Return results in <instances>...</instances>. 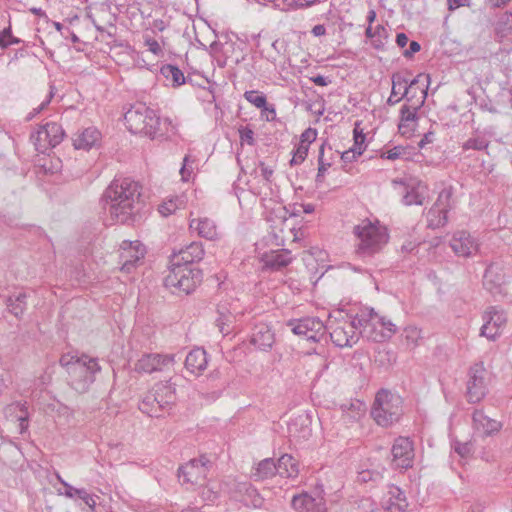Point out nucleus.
Returning <instances> with one entry per match:
<instances>
[{"instance_id": "1", "label": "nucleus", "mask_w": 512, "mask_h": 512, "mask_svg": "<svg viewBox=\"0 0 512 512\" xmlns=\"http://www.w3.org/2000/svg\"><path fill=\"white\" fill-rule=\"evenodd\" d=\"M141 186L129 177H115L105 189L101 202L110 217L122 224H132L140 210Z\"/></svg>"}, {"instance_id": "2", "label": "nucleus", "mask_w": 512, "mask_h": 512, "mask_svg": "<svg viewBox=\"0 0 512 512\" xmlns=\"http://www.w3.org/2000/svg\"><path fill=\"white\" fill-rule=\"evenodd\" d=\"M353 234L356 237L355 254L364 259L381 252L389 241L387 228L379 221L372 222L369 219L354 226Z\"/></svg>"}, {"instance_id": "3", "label": "nucleus", "mask_w": 512, "mask_h": 512, "mask_svg": "<svg viewBox=\"0 0 512 512\" xmlns=\"http://www.w3.org/2000/svg\"><path fill=\"white\" fill-rule=\"evenodd\" d=\"M66 353V373L68 385L78 393H85L94 383L96 375L101 372L99 360L85 353L71 355Z\"/></svg>"}, {"instance_id": "4", "label": "nucleus", "mask_w": 512, "mask_h": 512, "mask_svg": "<svg viewBox=\"0 0 512 512\" xmlns=\"http://www.w3.org/2000/svg\"><path fill=\"white\" fill-rule=\"evenodd\" d=\"M125 124L133 134H143L154 139L158 135L160 118L145 103L137 102L124 114Z\"/></svg>"}, {"instance_id": "5", "label": "nucleus", "mask_w": 512, "mask_h": 512, "mask_svg": "<svg viewBox=\"0 0 512 512\" xmlns=\"http://www.w3.org/2000/svg\"><path fill=\"white\" fill-rule=\"evenodd\" d=\"M202 271L196 267L170 263L168 275L164 278V285L172 293H192L202 282Z\"/></svg>"}, {"instance_id": "6", "label": "nucleus", "mask_w": 512, "mask_h": 512, "mask_svg": "<svg viewBox=\"0 0 512 512\" xmlns=\"http://www.w3.org/2000/svg\"><path fill=\"white\" fill-rule=\"evenodd\" d=\"M402 415V399L389 390L381 389L377 392L371 416L380 426L387 427L397 422Z\"/></svg>"}, {"instance_id": "7", "label": "nucleus", "mask_w": 512, "mask_h": 512, "mask_svg": "<svg viewBox=\"0 0 512 512\" xmlns=\"http://www.w3.org/2000/svg\"><path fill=\"white\" fill-rule=\"evenodd\" d=\"M175 399V387L169 382H159L140 401L139 409L150 417H160Z\"/></svg>"}, {"instance_id": "8", "label": "nucleus", "mask_w": 512, "mask_h": 512, "mask_svg": "<svg viewBox=\"0 0 512 512\" xmlns=\"http://www.w3.org/2000/svg\"><path fill=\"white\" fill-rule=\"evenodd\" d=\"M324 327L325 332L329 333L331 341L337 347H352L359 341V334L355 333L354 324L349 323L341 311L329 314Z\"/></svg>"}, {"instance_id": "9", "label": "nucleus", "mask_w": 512, "mask_h": 512, "mask_svg": "<svg viewBox=\"0 0 512 512\" xmlns=\"http://www.w3.org/2000/svg\"><path fill=\"white\" fill-rule=\"evenodd\" d=\"M488 393V372L483 362L472 365L468 372L467 400L470 403L480 402Z\"/></svg>"}, {"instance_id": "10", "label": "nucleus", "mask_w": 512, "mask_h": 512, "mask_svg": "<svg viewBox=\"0 0 512 512\" xmlns=\"http://www.w3.org/2000/svg\"><path fill=\"white\" fill-rule=\"evenodd\" d=\"M211 466L210 460L202 455L200 458L191 459L188 463L178 469V477L183 483H190L193 485H203L209 467Z\"/></svg>"}, {"instance_id": "11", "label": "nucleus", "mask_w": 512, "mask_h": 512, "mask_svg": "<svg viewBox=\"0 0 512 512\" xmlns=\"http://www.w3.org/2000/svg\"><path fill=\"white\" fill-rule=\"evenodd\" d=\"M287 326L295 335L306 337L308 340L319 341L325 333V324L316 317H305L289 320Z\"/></svg>"}, {"instance_id": "12", "label": "nucleus", "mask_w": 512, "mask_h": 512, "mask_svg": "<svg viewBox=\"0 0 512 512\" xmlns=\"http://www.w3.org/2000/svg\"><path fill=\"white\" fill-rule=\"evenodd\" d=\"M145 253V247L140 241H122L119 254V263L122 265L121 270L130 273L137 263L144 258Z\"/></svg>"}, {"instance_id": "13", "label": "nucleus", "mask_w": 512, "mask_h": 512, "mask_svg": "<svg viewBox=\"0 0 512 512\" xmlns=\"http://www.w3.org/2000/svg\"><path fill=\"white\" fill-rule=\"evenodd\" d=\"M483 320L484 324L480 329V335L489 340H495L500 334V329L505 326L507 317L503 310L489 307L483 314Z\"/></svg>"}, {"instance_id": "14", "label": "nucleus", "mask_w": 512, "mask_h": 512, "mask_svg": "<svg viewBox=\"0 0 512 512\" xmlns=\"http://www.w3.org/2000/svg\"><path fill=\"white\" fill-rule=\"evenodd\" d=\"M392 464L396 468L408 469L412 467L414 460V448L412 441L407 437H398L392 446Z\"/></svg>"}, {"instance_id": "15", "label": "nucleus", "mask_w": 512, "mask_h": 512, "mask_svg": "<svg viewBox=\"0 0 512 512\" xmlns=\"http://www.w3.org/2000/svg\"><path fill=\"white\" fill-rule=\"evenodd\" d=\"M452 188H444L438 195V198L434 204V206L428 212V219L430 221V225L434 226H444L447 223V213L450 210L451 206V198H452Z\"/></svg>"}, {"instance_id": "16", "label": "nucleus", "mask_w": 512, "mask_h": 512, "mask_svg": "<svg viewBox=\"0 0 512 512\" xmlns=\"http://www.w3.org/2000/svg\"><path fill=\"white\" fill-rule=\"evenodd\" d=\"M204 255L205 250L203 244L201 242L194 241L181 248L178 252L174 251L170 256V263L194 267L193 265L200 262Z\"/></svg>"}, {"instance_id": "17", "label": "nucleus", "mask_w": 512, "mask_h": 512, "mask_svg": "<svg viewBox=\"0 0 512 512\" xmlns=\"http://www.w3.org/2000/svg\"><path fill=\"white\" fill-rule=\"evenodd\" d=\"M381 505L385 512H405L408 501L404 491L398 486L390 485L382 498Z\"/></svg>"}, {"instance_id": "18", "label": "nucleus", "mask_w": 512, "mask_h": 512, "mask_svg": "<svg viewBox=\"0 0 512 512\" xmlns=\"http://www.w3.org/2000/svg\"><path fill=\"white\" fill-rule=\"evenodd\" d=\"M72 505L79 507L80 510H84L85 507L94 510L96 502L86 489L75 488L66 482V508L69 509Z\"/></svg>"}, {"instance_id": "19", "label": "nucleus", "mask_w": 512, "mask_h": 512, "mask_svg": "<svg viewBox=\"0 0 512 512\" xmlns=\"http://www.w3.org/2000/svg\"><path fill=\"white\" fill-rule=\"evenodd\" d=\"M174 355L144 354L135 364L138 372L152 373L161 370L162 366L172 364Z\"/></svg>"}, {"instance_id": "20", "label": "nucleus", "mask_w": 512, "mask_h": 512, "mask_svg": "<svg viewBox=\"0 0 512 512\" xmlns=\"http://www.w3.org/2000/svg\"><path fill=\"white\" fill-rule=\"evenodd\" d=\"M450 247L456 255L462 257H469L478 250V244L466 231L456 232L450 241Z\"/></svg>"}, {"instance_id": "21", "label": "nucleus", "mask_w": 512, "mask_h": 512, "mask_svg": "<svg viewBox=\"0 0 512 512\" xmlns=\"http://www.w3.org/2000/svg\"><path fill=\"white\" fill-rule=\"evenodd\" d=\"M291 505L296 512H326L325 501L322 497H312L308 493L295 495Z\"/></svg>"}, {"instance_id": "22", "label": "nucleus", "mask_w": 512, "mask_h": 512, "mask_svg": "<svg viewBox=\"0 0 512 512\" xmlns=\"http://www.w3.org/2000/svg\"><path fill=\"white\" fill-rule=\"evenodd\" d=\"M250 343L261 351H269L275 343V334L265 323L256 324L253 328Z\"/></svg>"}, {"instance_id": "23", "label": "nucleus", "mask_w": 512, "mask_h": 512, "mask_svg": "<svg viewBox=\"0 0 512 512\" xmlns=\"http://www.w3.org/2000/svg\"><path fill=\"white\" fill-rule=\"evenodd\" d=\"M73 146L76 150H90L99 146L101 141V133L95 127H88L81 131L75 138L72 139Z\"/></svg>"}, {"instance_id": "24", "label": "nucleus", "mask_w": 512, "mask_h": 512, "mask_svg": "<svg viewBox=\"0 0 512 512\" xmlns=\"http://www.w3.org/2000/svg\"><path fill=\"white\" fill-rule=\"evenodd\" d=\"M291 261V251L287 249L272 250L262 256L264 266L275 271L286 267Z\"/></svg>"}, {"instance_id": "25", "label": "nucleus", "mask_w": 512, "mask_h": 512, "mask_svg": "<svg viewBox=\"0 0 512 512\" xmlns=\"http://www.w3.org/2000/svg\"><path fill=\"white\" fill-rule=\"evenodd\" d=\"M190 229L207 240L213 241L219 238L218 228L215 222L208 217L192 219L189 224Z\"/></svg>"}, {"instance_id": "26", "label": "nucleus", "mask_w": 512, "mask_h": 512, "mask_svg": "<svg viewBox=\"0 0 512 512\" xmlns=\"http://www.w3.org/2000/svg\"><path fill=\"white\" fill-rule=\"evenodd\" d=\"M472 419L474 428L485 436H490L501 428V424L498 421L489 418L481 410H475Z\"/></svg>"}, {"instance_id": "27", "label": "nucleus", "mask_w": 512, "mask_h": 512, "mask_svg": "<svg viewBox=\"0 0 512 512\" xmlns=\"http://www.w3.org/2000/svg\"><path fill=\"white\" fill-rule=\"evenodd\" d=\"M396 332V326L390 320L380 317L376 314L375 328L368 334V339L374 342H383Z\"/></svg>"}, {"instance_id": "28", "label": "nucleus", "mask_w": 512, "mask_h": 512, "mask_svg": "<svg viewBox=\"0 0 512 512\" xmlns=\"http://www.w3.org/2000/svg\"><path fill=\"white\" fill-rule=\"evenodd\" d=\"M208 360L206 351L203 348L191 350L185 359V367L194 374H199L207 367Z\"/></svg>"}, {"instance_id": "29", "label": "nucleus", "mask_w": 512, "mask_h": 512, "mask_svg": "<svg viewBox=\"0 0 512 512\" xmlns=\"http://www.w3.org/2000/svg\"><path fill=\"white\" fill-rule=\"evenodd\" d=\"M344 316L346 317V320L349 321V323L354 324L355 333H357V330L359 329V333L366 336L367 338L368 334L372 333L373 328H375L376 313L373 310H370L367 314L362 313L361 315H356L353 319L347 315Z\"/></svg>"}, {"instance_id": "30", "label": "nucleus", "mask_w": 512, "mask_h": 512, "mask_svg": "<svg viewBox=\"0 0 512 512\" xmlns=\"http://www.w3.org/2000/svg\"><path fill=\"white\" fill-rule=\"evenodd\" d=\"M27 297L25 291H16L8 296L5 301L7 311L16 318H21L27 308Z\"/></svg>"}, {"instance_id": "31", "label": "nucleus", "mask_w": 512, "mask_h": 512, "mask_svg": "<svg viewBox=\"0 0 512 512\" xmlns=\"http://www.w3.org/2000/svg\"><path fill=\"white\" fill-rule=\"evenodd\" d=\"M6 418L20 423L21 429L27 426L28 406L27 402H13L4 408Z\"/></svg>"}, {"instance_id": "32", "label": "nucleus", "mask_w": 512, "mask_h": 512, "mask_svg": "<svg viewBox=\"0 0 512 512\" xmlns=\"http://www.w3.org/2000/svg\"><path fill=\"white\" fill-rule=\"evenodd\" d=\"M405 190L402 200L405 205H422L424 203L427 194L426 185L419 182L417 185L406 186Z\"/></svg>"}, {"instance_id": "33", "label": "nucleus", "mask_w": 512, "mask_h": 512, "mask_svg": "<svg viewBox=\"0 0 512 512\" xmlns=\"http://www.w3.org/2000/svg\"><path fill=\"white\" fill-rule=\"evenodd\" d=\"M276 463L279 476L283 478H295L298 476V463L291 455H282Z\"/></svg>"}, {"instance_id": "34", "label": "nucleus", "mask_w": 512, "mask_h": 512, "mask_svg": "<svg viewBox=\"0 0 512 512\" xmlns=\"http://www.w3.org/2000/svg\"><path fill=\"white\" fill-rule=\"evenodd\" d=\"M497 270L498 268L496 266L489 265L483 277L484 287L492 293L497 291L505 283L504 275Z\"/></svg>"}, {"instance_id": "35", "label": "nucleus", "mask_w": 512, "mask_h": 512, "mask_svg": "<svg viewBox=\"0 0 512 512\" xmlns=\"http://www.w3.org/2000/svg\"><path fill=\"white\" fill-rule=\"evenodd\" d=\"M240 491H243L240 501L247 507L261 508L264 504V498L258 493L252 485L244 483Z\"/></svg>"}, {"instance_id": "36", "label": "nucleus", "mask_w": 512, "mask_h": 512, "mask_svg": "<svg viewBox=\"0 0 512 512\" xmlns=\"http://www.w3.org/2000/svg\"><path fill=\"white\" fill-rule=\"evenodd\" d=\"M160 74L170 82L171 86L176 88L186 82L184 73L178 66L172 64H164L160 68Z\"/></svg>"}, {"instance_id": "37", "label": "nucleus", "mask_w": 512, "mask_h": 512, "mask_svg": "<svg viewBox=\"0 0 512 512\" xmlns=\"http://www.w3.org/2000/svg\"><path fill=\"white\" fill-rule=\"evenodd\" d=\"M408 83V79L401 73H394L392 75V89L387 104L393 106L402 100V93L404 92V85Z\"/></svg>"}, {"instance_id": "38", "label": "nucleus", "mask_w": 512, "mask_h": 512, "mask_svg": "<svg viewBox=\"0 0 512 512\" xmlns=\"http://www.w3.org/2000/svg\"><path fill=\"white\" fill-rule=\"evenodd\" d=\"M278 474L277 463L272 458L260 461L253 476L256 480H264Z\"/></svg>"}, {"instance_id": "39", "label": "nucleus", "mask_w": 512, "mask_h": 512, "mask_svg": "<svg viewBox=\"0 0 512 512\" xmlns=\"http://www.w3.org/2000/svg\"><path fill=\"white\" fill-rule=\"evenodd\" d=\"M339 152L333 151L330 145L324 141L319 147L318 154V167H322V164L325 165V169L328 170L335 160L338 158Z\"/></svg>"}, {"instance_id": "40", "label": "nucleus", "mask_w": 512, "mask_h": 512, "mask_svg": "<svg viewBox=\"0 0 512 512\" xmlns=\"http://www.w3.org/2000/svg\"><path fill=\"white\" fill-rule=\"evenodd\" d=\"M430 75L429 74H418L413 80L406 85H404V92L402 93V97H406L408 101H410L413 97H415V86L418 85L420 82H426L425 88H421L420 90H428V86L430 84Z\"/></svg>"}, {"instance_id": "41", "label": "nucleus", "mask_w": 512, "mask_h": 512, "mask_svg": "<svg viewBox=\"0 0 512 512\" xmlns=\"http://www.w3.org/2000/svg\"><path fill=\"white\" fill-rule=\"evenodd\" d=\"M30 140L38 152L44 153L49 147H51L48 144L49 133L45 130L44 126L33 132L30 136Z\"/></svg>"}, {"instance_id": "42", "label": "nucleus", "mask_w": 512, "mask_h": 512, "mask_svg": "<svg viewBox=\"0 0 512 512\" xmlns=\"http://www.w3.org/2000/svg\"><path fill=\"white\" fill-rule=\"evenodd\" d=\"M426 99V90H422L421 99L417 101L413 108L404 105L401 110V120L409 123H415L417 120V110L424 104Z\"/></svg>"}, {"instance_id": "43", "label": "nucleus", "mask_w": 512, "mask_h": 512, "mask_svg": "<svg viewBox=\"0 0 512 512\" xmlns=\"http://www.w3.org/2000/svg\"><path fill=\"white\" fill-rule=\"evenodd\" d=\"M233 319L234 316L227 310L226 307L219 306L216 325L222 334H228L230 332V324L233 322Z\"/></svg>"}, {"instance_id": "44", "label": "nucleus", "mask_w": 512, "mask_h": 512, "mask_svg": "<svg viewBox=\"0 0 512 512\" xmlns=\"http://www.w3.org/2000/svg\"><path fill=\"white\" fill-rule=\"evenodd\" d=\"M341 410L347 413L349 418L357 419L365 413L366 407L362 401L354 400L341 404Z\"/></svg>"}, {"instance_id": "45", "label": "nucleus", "mask_w": 512, "mask_h": 512, "mask_svg": "<svg viewBox=\"0 0 512 512\" xmlns=\"http://www.w3.org/2000/svg\"><path fill=\"white\" fill-rule=\"evenodd\" d=\"M44 128L49 133L48 144L51 148H55L62 142L64 138V130L61 125L57 123H47Z\"/></svg>"}, {"instance_id": "46", "label": "nucleus", "mask_w": 512, "mask_h": 512, "mask_svg": "<svg viewBox=\"0 0 512 512\" xmlns=\"http://www.w3.org/2000/svg\"><path fill=\"white\" fill-rule=\"evenodd\" d=\"M184 204V201L182 198L175 196L172 198L167 199L163 203H161L158 207L159 213L167 217L171 214H173L177 209H179Z\"/></svg>"}, {"instance_id": "47", "label": "nucleus", "mask_w": 512, "mask_h": 512, "mask_svg": "<svg viewBox=\"0 0 512 512\" xmlns=\"http://www.w3.org/2000/svg\"><path fill=\"white\" fill-rule=\"evenodd\" d=\"M489 146V140L485 138L484 136L476 135L473 137H470L468 140H466L462 144V150H476V151H483L486 150Z\"/></svg>"}, {"instance_id": "48", "label": "nucleus", "mask_w": 512, "mask_h": 512, "mask_svg": "<svg viewBox=\"0 0 512 512\" xmlns=\"http://www.w3.org/2000/svg\"><path fill=\"white\" fill-rule=\"evenodd\" d=\"M388 39V30L378 24L374 27V39L371 41V46L376 50H383Z\"/></svg>"}, {"instance_id": "49", "label": "nucleus", "mask_w": 512, "mask_h": 512, "mask_svg": "<svg viewBox=\"0 0 512 512\" xmlns=\"http://www.w3.org/2000/svg\"><path fill=\"white\" fill-rule=\"evenodd\" d=\"M245 99L259 109L267 110V99L266 96L258 91H246L244 94Z\"/></svg>"}, {"instance_id": "50", "label": "nucleus", "mask_w": 512, "mask_h": 512, "mask_svg": "<svg viewBox=\"0 0 512 512\" xmlns=\"http://www.w3.org/2000/svg\"><path fill=\"white\" fill-rule=\"evenodd\" d=\"M383 479L382 473L375 471V470H362L357 475V481L359 483H378Z\"/></svg>"}, {"instance_id": "51", "label": "nucleus", "mask_w": 512, "mask_h": 512, "mask_svg": "<svg viewBox=\"0 0 512 512\" xmlns=\"http://www.w3.org/2000/svg\"><path fill=\"white\" fill-rule=\"evenodd\" d=\"M496 30L500 37L512 35V14L506 13L499 21Z\"/></svg>"}, {"instance_id": "52", "label": "nucleus", "mask_w": 512, "mask_h": 512, "mask_svg": "<svg viewBox=\"0 0 512 512\" xmlns=\"http://www.w3.org/2000/svg\"><path fill=\"white\" fill-rule=\"evenodd\" d=\"M353 134H354L353 135L354 144L350 149L356 150L355 152L361 156L366 148L365 134L363 133L362 130H358L357 126L354 128Z\"/></svg>"}, {"instance_id": "53", "label": "nucleus", "mask_w": 512, "mask_h": 512, "mask_svg": "<svg viewBox=\"0 0 512 512\" xmlns=\"http://www.w3.org/2000/svg\"><path fill=\"white\" fill-rule=\"evenodd\" d=\"M308 151V146L298 143L297 147L293 150V157L290 160V165L295 166L303 163L308 155Z\"/></svg>"}, {"instance_id": "54", "label": "nucleus", "mask_w": 512, "mask_h": 512, "mask_svg": "<svg viewBox=\"0 0 512 512\" xmlns=\"http://www.w3.org/2000/svg\"><path fill=\"white\" fill-rule=\"evenodd\" d=\"M454 451L462 458L468 457L473 452V444L471 442L455 441L453 443Z\"/></svg>"}, {"instance_id": "55", "label": "nucleus", "mask_w": 512, "mask_h": 512, "mask_svg": "<svg viewBox=\"0 0 512 512\" xmlns=\"http://www.w3.org/2000/svg\"><path fill=\"white\" fill-rule=\"evenodd\" d=\"M43 168L46 173L57 174L62 172L63 163L59 157H51L50 164H43Z\"/></svg>"}, {"instance_id": "56", "label": "nucleus", "mask_w": 512, "mask_h": 512, "mask_svg": "<svg viewBox=\"0 0 512 512\" xmlns=\"http://www.w3.org/2000/svg\"><path fill=\"white\" fill-rule=\"evenodd\" d=\"M317 138V130L314 128H307L305 129L302 134L300 135V141L299 144H303L305 146H308L313 143Z\"/></svg>"}, {"instance_id": "57", "label": "nucleus", "mask_w": 512, "mask_h": 512, "mask_svg": "<svg viewBox=\"0 0 512 512\" xmlns=\"http://www.w3.org/2000/svg\"><path fill=\"white\" fill-rule=\"evenodd\" d=\"M54 96V91H53V88L51 87V90L48 94V96L46 97V99L44 101H42L36 108H34L28 115H27V120H31L33 119L36 115H38L39 113H41L47 106L48 104L50 103L52 97Z\"/></svg>"}, {"instance_id": "58", "label": "nucleus", "mask_w": 512, "mask_h": 512, "mask_svg": "<svg viewBox=\"0 0 512 512\" xmlns=\"http://www.w3.org/2000/svg\"><path fill=\"white\" fill-rule=\"evenodd\" d=\"M239 135H240L241 142H245L249 145L254 144V142H255L254 131L251 128H249L248 126L241 127L239 129Z\"/></svg>"}, {"instance_id": "59", "label": "nucleus", "mask_w": 512, "mask_h": 512, "mask_svg": "<svg viewBox=\"0 0 512 512\" xmlns=\"http://www.w3.org/2000/svg\"><path fill=\"white\" fill-rule=\"evenodd\" d=\"M405 152V148L402 146H395L392 149L388 150L385 153H382L381 158L396 160L400 156H402Z\"/></svg>"}, {"instance_id": "60", "label": "nucleus", "mask_w": 512, "mask_h": 512, "mask_svg": "<svg viewBox=\"0 0 512 512\" xmlns=\"http://www.w3.org/2000/svg\"><path fill=\"white\" fill-rule=\"evenodd\" d=\"M16 42H17V40L13 39V37L11 35L10 28H5L0 33V46L1 47L5 48V47H8L9 45L16 43Z\"/></svg>"}, {"instance_id": "61", "label": "nucleus", "mask_w": 512, "mask_h": 512, "mask_svg": "<svg viewBox=\"0 0 512 512\" xmlns=\"http://www.w3.org/2000/svg\"><path fill=\"white\" fill-rule=\"evenodd\" d=\"M356 150H351L350 148L342 153H339L340 154V159L344 162V163H351L353 162L354 160H356L360 155H358L356 152Z\"/></svg>"}, {"instance_id": "62", "label": "nucleus", "mask_w": 512, "mask_h": 512, "mask_svg": "<svg viewBox=\"0 0 512 512\" xmlns=\"http://www.w3.org/2000/svg\"><path fill=\"white\" fill-rule=\"evenodd\" d=\"M420 49L421 46L417 41H411L409 44V48L403 52V56L405 58H411L415 53L419 52Z\"/></svg>"}, {"instance_id": "63", "label": "nucleus", "mask_w": 512, "mask_h": 512, "mask_svg": "<svg viewBox=\"0 0 512 512\" xmlns=\"http://www.w3.org/2000/svg\"><path fill=\"white\" fill-rule=\"evenodd\" d=\"M359 507H362L366 512H374L376 503L371 498H363L360 500Z\"/></svg>"}, {"instance_id": "64", "label": "nucleus", "mask_w": 512, "mask_h": 512, "mask_svg": "<svg viewBox=\"0 0 512 512\" xmlns=\"http://www.w3.org/2000/svg\"><path fill=\"white\" fill-rule=\"evenodd\" d=\"M145 45L148 47V50L153 54H159L161 52V47L157 40L153 38H148L145 40Z\"/></svg>"}]
</instances>
